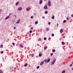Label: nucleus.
Here are the masks:
<instances>
[{
  "mask_svg": "<svg viewBox=\"0 0 73 73\" xmlns=\"http://www.w3.org/2000/svg\"><path fill=\"white\" fill-rule=\"evenodd\" d=\"M1 53H4V52L3 51H1Z\"/></svg>",
  "mask_w": 73,
  "mask_h": 73,
  "instance_id": "obj_38",
  "label": "nucleus"
},
{
  "mask_svg": "<svg viewBox=\"0 0 73 73\" xmlns=\"http://www.w3.org/2000/svg\"><path fill=\"white\" fill-rule=\"evenodd\" d=\"M29 33H32V31H29Z\"/></svg>",
  "mask_w": 73,
  "mask_h": 73,
  "instance_id": "obj_27",
  "label": "nucleus"
},
{
  "mask_svg": "<svg viewBox=\"0 0 73 73\" xmlns=\"http://www.w3.org/2000/svg\"><path fill=\"white\" fill-rule=\"evenodd\" d=\"M20 46H21V47L22 48H23L24 47V46H23L21 45V44H20Z\"/></svg>",
  "mask_w": 73,
  "mask_h": 73,
  "instance_id": "obj_16",
  "label": "nucleus"
},
{
  "mask_svg": "<svg viewBox=\"0 0 73 73\" xmlns=\"http://www.w3.org/2000/svg\"><path fill=\"white\" fill-rule=\"evenodd\" d=\"M38 41H41V38H40L38 40Z\"/></svg>",
  "mask_w": 73,
  "mask_h": 73,
  "instance_id": "obj_28",
  "label": "nucleus"
},
{
  "mask_svg": "<svg viewBox=\"0 0 73 73\" xmlns=\"http://www.w3.org/2000/svg\"><path fill=\"white\" fill-rule=\"evenodd\" d=\"M39 68H40V66H38L36 67V69H39Z\"/></svg>",
  "mask_w": 73,
  "mask_h": 73,
  "instance_id": "obj_25",
  "label": "nucleus"
},
{
  "mask_svg": "<svg viewBox=\"0 0 73 73\" xmlns=\"http://www.w3.org/2000/svg\"><path fill=\"white\" fill-rule=\"evenodd\" d=\"M9 16H8L5 18V20H7L9 19Z\"/></svg>",
  "mask_w": 73,
  "mask_h": 73,
  "instance_id": "obj_5",
  "label": "nucleus"
},
{
  "mask_svg": "<svg viewBox=\"0 0 73 73\" xmlns=\"http://www.w3.org/2000/svg\"><path fill=\"white\" fill-rule=\"evenodd\" d=\"M44 1H46V0H44Z\"/></svg>",
  "mask_w": 73,
  "mask_h": 73,
  "instance_id": "obj_47",
  "label": "nucleus"
},
{
  "mask_svg": "<svg viewBox=\"0 0 73 73\" xmlns=\"http://www.w3.org/2000/svg\"><path fill=\"white\" fill-rule=\"evenodd\" d=\"M42 18L43 19H44V18H45V17H42Z\"/></svg>",
  "mask_w": 73,
  "mask_h": 73,
  "instance_id": "obj_42",
  "label": "nucleus"
},
{
  "mask_svg": "<svg viewBox=\"0 0 73 73\" xmlns=\"http://www.w3.org/2000/svg\"><path fill=\"white\" fill-rule=\"evenodd\" d=\"M70 66H72V64H70Z\"/></svg>",
  "mask_w": 73,
  "mask_h": 73,
  "instance_id": "obj_46",
  "label": "nucleus"
},
{
  "mask_svg": "<svg viewBox=\"0 0 73 73\" xmlns=\"http://www.w3.org/2000/svg\"><path fill=\"white\" fill-rule=\"evenodd\" d=\"M72 17H73V14L71 15Z\"/></svg>",
  "mask_w": 73,
  "mask_h": 73,
  "instance_id": "obj_45",
  "label": "nucleus"
},
{
  "mask_svg": "<svg viewBox=\"0 0 73 73\" xmlns=\"http://www.w3.org/2000/svg\"><path fill=\"white\" fill-rule=\"evenodd\" d=\"M65 70H63L62 71V73H65Z\"/></svg>",
  "mask_w": 73,
  "mask_h": 73,
  "instance_id": "obj_21",
  "label": "nucleus"
},
{
  "mask_svg": "<svg viewBox=\"0 0 73 73\" xmlns=\"http://www.w3.org/2000/svg\"><path fill=\"white\" fill-rule=\"evenodd\" d=\"M22 9V7H20L18 9V10L19 11H21Z\"/></svg>",
  "mask_w": 73,
  "mask_h": 73,
  "instance_id": "obj_6",
  "label": "nucleus"
},
{
  "mask_svg": "<svg viewBox=\"0 0 73 73\" xmlns=\"http://www.w3.org/2000/svg\"><path fill=\"white\" fill-rule=\"evenodd\" d=\"M54 36V34H52V36L53 37V36Z\"/></svg>",
  "mask_w": 73,
  "mask_h": 73,
  "instance_id": "obj_29",
  "label": "nucleus"
},
{
  "mask_svg": "<svg viewBox=\"0 0 73 73\" xmlns=\"http://www.w3.org/2000/svg\"><path fill=\"white\" fill-rule=\"evenodd\" d=\"M66 19H67V20H69V17H67L66 18Z\"/></svg>",
  "mask_w": 73,
  "mask_h": 73,
  "instance_id": "obj_39",
  "label": "nucleus"
},
{
  "mask_svg": "<svg viewBox=\"0 0 73 73\" xmlns=\"http://www.w3.org/2000/svg\"><path fill=\"white\" fill-rule=\"evenodd\" d=\"M44 61H43L42 62L40 63V65H42L43 64H44Z\"/></svg>",
  "mask_w": 73,
  "mask_h": 73,
  "instance_id": "obj_3",
  "label": "nucleus"
},
{
  "mask_svg": "<svg viewBox=\"0 0 73 73\" xmlns=\"http://www.w3.org/2000/svg\"><path fill=\"white\" fill-rule=\"evenodd\" d=\"M49 61H50V58H48L47 60V62H49Z\"/></svg>",
  "mask_w": 73,
  "mask_h": 73,
  "instance_id": "obj_13",
  "label": "nucleus"
},
{
  "mask_svg": "<svg viewBox=\"0 0 73 73\" xmlns=\"http://www.w3.org/2000/svg\"><path fill=\"white\" fill-rule=\"evenodd\" d=\"M14 29H16V27H14Z\"/></svg>",
  "mask_w": 73,
  "mask_h": 73,
  "instance_id": "obj_41",
  "label": "nucleus"
},
{
  "mask_svg": "<svg viewBox=\"0 0 73 73\" xmlns=\"http://www.w3.org/2000/svg\"><path fill=\"white\" fill-rule=\"evenodd\" d=\"M32 57H33V56H34V55H33V54L32 55Z\"/></svg>",
  "mask_w": 73,
  "mask_h": 73,
  "instance_id": "obj_40",
  "label": "nucleus"
},
{
  "mask_svg": "<svg viewBox=\"0 0 73 73\" xmlns=\"http://www.w3.org/2000/svg\"><path fill=\"white\" fill-rule=\"evenodd\" d=\"M30 9H31V8H29V9L27 8L26 9V11H28Z\"/></svg>",
  "mask_w": 73,
  "mask_h": 73,
  "instance_id": "obj_10",
  "label": "nucleus"
},
{
  "mask_svg": "<svg viewBox=\"0 0 73 73\" xmlns=\"http://www.w3.org/2000/svg\"><path fill=\"white\" fill-rule=\"evenodd\" d=\"M52 19H54V15H53L52 17Z\"/></svg>",
  "mask_w": 73,
  "mask_h": 73,
  "instance_id": "obj_20",
  "label": "nucleus"
},
{
  "mask_svg": "<svg viewBox=\"0 0 73 73\" xmlns=\"http://www.w3.org/2000/svg\"><path fill=\"white\" fill-rule=\"evenodd\" d=\"M52 52H56V50L55 49H53L52 50Z\"/></svg>",
  "mask_w": 73,
  "mask_h": 73,
  "instance_id": "obj_11",
  "label": "nucleus"
},
{
  "mask_svg": "<svg viewBox=\"0 0 73 73\" xmlns=\"http://www.w3.org/2000/svg\"><path fill=\"white\" fill-rule=\"evenodd\" d=\"M33 29V27H32L31 28V29L32 30V29Z\"/></svg>",
  "mask_w": 73,
  "mask_h": 73,
  "instance_id": "obj_44",
  "label": "nucleus"
},
{
  "mask_svg": "<svg viewBox=\"0 0 73 73\" xmlns=\"http://www.w3.org/2000/svg\"><path fill=\"white\" fill-rule=\"evenodd\" d=\"M57 27H58V23H57Z\"/></svg>",
  "mask_w": 73,
  "mask_h": 73,
  "instance_id": "obj_43",
  "label": "nucleus"
},
{
  "mask_svg": "<svg viewBox=\"0 0 73 73\" xmlns=\"http://www.w3.org/2000/svg\"><path fill=\"white\" fill-rule=\"evenodd\" d=\"M14 16H15V18H16L17 16H16V15H14Z\"/></svg>",
  "mask_w": 73,
  "mask_h": 73,
  "instance_id": "obj_37",
  "label": "nucleus"
},
{
  "mask_svg": "<svg viewBox=\"0 0 73 73\" xmlns=\"http://www.w3.org/2000/svg\"><path fill=\"white\" fill-rule=\"evenodd\" d=\"M15 43H13V46H15Z\"/></svg>",
  "mask_w": 73,
  "mask_h": 73,
  "instance_id": "obj_30",
  "label": "nucleus"
},
{
  "mask_svg": "<svg viewBox=\"0 0 73 73\" xmlns=\"http://www.w3.org/2000/svg\"><path fill=\"white\" fill-rule=\"evenodd\" d=\"M0 73H3V72L0 70Z\"/></svg>",
  "mask_w": 73,
  "mask_h": 73,
  "instance_id": "obj_36",
  "label": "nucleus"
},
{
  "mask_svg": "<svg viewBox=\"0 0 73 73\" xmlns=\"http://www.w3.org/2000/svg\"><path fill=\"white\" fill-rule=\"evenodd\" d=\"M18 4H19V2H17L16 3V5H18Z\"/></svg>",
  "mask_w": 73,
  "mask_h": 73,
  "instance_id": "obj_14",
  "label": "nucleus"
},
{
  "mask_svg": "<svg viewBox=\"0 0 73 73\" xmlns=\"http://www.w3.org/2000/svg\"><path fill=\"white\" fill-rule=\"evenodd\" d=\"M28 65V64H25V66L26 67V66H27Z\"/></svg>",
  "mask_w": 73,
  "mask_h": 73,
  "instance_id": "obj_18",
  "label": "nucleus"
},
{
  "mask_svg": "<svg viewBox=\"0 0 73 73\" xmlns=\"http://www.w3.org/2000/svg\"><path fill=\"white\" fill-rule=\"evenodd\" d=\"M35 24H38V22H37V21H36L35 22Z\"/></svg>",
  "mask_w": 73,
  "mask_h": 73,
  "instance_id": "obj_17",
  "label": "nucleus"
},
{
  "mask_svg": "<svg viewBox=\"0 0 73 73\" xmlns=\"http://www.w3.org/2000/svg\"><path fill=\"white\" fill-rule=\"evenodd\" d=\"M56 58H54V59L53 61L52 62V63L51 64V65H54V63H55V62H56Z\"/></svg>",
  "mask_w": 73,
  "mask_h": 73,
  "instance_id": "obj_1",
  "label": "nucleus"
},
{
  "mask_svg": "<svg viewBox=\"0 0 73 73\" xmlns=\"http://www.w3.org/2000/svg\"><path fill=\"white\" fill-rule=\"evenodd\" d=\"M48 13V11H45V14H47Z\"/></svg>",
  "mask_w": 73,
  "mask_h": 73,
  "instance_id": "obj_19",
  "label": "nucleus"
},
{
  "mask_svg": "<svg viewBox=\"0 0 73 73\" xmlns=\"http://www.w3.org/2000/svg\"><path fill=\"white\" fill-rule=\"evenodd\" d=\"M46 31H49V28H47L46 29Z\"/></svg>",
  "mask_w": 73,
  "mask_h": 73,
  "instance_id": "obj_12",
  "label": "nucleus"
},
{
  "mask_svg": "<svg viewBox=\"0 0 73 73\" xmlns=\"http://www.w3.org/2000/svg\"><path fill=\"white\" fill-rule=\"evenodd\" d=\"M48 5L49 7L51 5V2L50 1H48Z\"/></svg>",
  "mask_w": 73,
  "mask_h": 73,
  "instance_id": "obj_2",
  "label": "nucleus"
},
{
  "mask_svg": "<svg viewBox=\"0 0 73 73\" xmlns=\"http://www.w3.org/2000/svg\"><path fill=\"white\" fill-rule=\"evenodd\" d=\"M44 50H46V48L45 47H44Z\"/></svg>",
  "mask_w": 73,
  "mask_h": 73,
  "instance_id": "obj_34",
  "label": "nucleus"
},
{
  "mask_svg": "<svg viewBox=\"0 0 73 73\" xmlns=\"http://www.w3.org/2000/svg\"><path fill=\"white\" fill-rule=\"evenodd\" d=\"M42 3V0H41L39 2V4H41Z\"/></svg>",
  "mask_w": 73,
  "mask_h": 73,
  "instance_id": "obj_4",
  "label": "nucleus"
},
{
  "mask_svg": "<svg viewBox=\"0 0 73 73\" xmlns=\"http://www.w3.org/2000/svg\"><path fill=\"white\" fill-rule=\"evenodd\" d=\"M31 19H33V16H31Z\"/></svg>",
  "mask_w": 73,
  "mask_h": 73,
  "instance_id": "obj_32",
  "label": "nucleus"
},
{
  "mask_svg": "<svg viewBox=\"0 0 73 73\" xmlns=\"http://www.w3.org/2000/svg\"><path fill=\"white\" fill-rule=\"evenodd\" d=\"M44 62H47V60H44Z\"/></svg>",
  "mask_w": 73,
  "mask_h": 73,
  "instance_id": "obj_26",
  "label": "nucleus"
},
{
  "mask_svg": "<svg viewBox=\"0 0 73 73\" xmlns=\"http://www.w3.org/2000/svg\"><path fill=\"white\" fill-rule=\"evenodd\" d=\"M20 19H19V20H18V21H17L16 23L17 24H19V23H20Z\"/></svg>",
  "mask_w": 73,
  "mask_h": 73,
  "instance_id": "obj_9",
  "label": "nucleus"
},
{
  "mask_svg": "<svg viewBox=\"0 0 73 73\" xmlns=\"http://www.w3.org/2000/svg\"><path fill=\"white\" fill-rule=\"evenodd\" d=\"M60 32L61 33H62V32H63V30H62V29H60Z\"/></svg>",
  "mask_w": 73,
  "mask_h": 73,
  "instance_id": "obj_8",
  "label": "nucleus"
},
{
  "mask_svg": "<svg viewBox=\"0 0 73 73\" xmlns=\"http://www.w3.org/2000/svg\"><path fill=\"white\" fill-rule=\"evenodd\" d=\"M3 47V45L2 44H1L0 46V47L1 48H2Z\"/></svg>",
  "mask_w": 73,
  "mask_h": 73,
  "instance_id": "obj_23",
  "label": "nucleus"
},
{
  "mask_svg": "<svg viewBox=\"0 0 73 73\" xmlns=\"http://www.w3.org/2000/svg\"><path fill=\"white\" fill-rule=\"evenodd\" d=\"M44 9H47V5H45L44 7Z\"/></svg>",
  "mask_w": 73,
  "mask_h": 73,
  "instance_id": "obj_7",
  "label": "nucleus"
},
{
  "mask_svg": "<svg viewBox=\"0 0 73 73\" xmlns=\"http://www.w3.org/2000/svg\"><path fill=\"white\" fill-rule=\"evenodd\" d=\"M66 21L64 20V21H63V23H66Z\"/></svg>",
  "mask_w": 73,
  "mask_h": 73,
  "instance_id": "obj_33",
  "label": "nucleus"
},
{
  "mask_svg": "<svg viewBox=\"0 0 73 73\" xmlns=\"http://www.w3.org/2000/svg\"><path fill=\"white\" fill-rule=\"evenodd\" d=\"M53 53H52L50 54V56H52V55H53Z\"/></svg>",
  "mask_w": 73,
  "mask_h": 73,
  "instance_id": "obj_35",
  "label": "nucleus"
},
{
  "mask_svg": "<svg viewBox=\"0 0 73 73\" xmlns=\"http://www.w3.org/2000/svg\"><path fill=\"white\" fill-rule=\"evenodd\" d=\"M44 40H46V38L44 37Z\"/></svg>",
  "mask_w": 73,
  "mask_h": 73,
  "instance_id": "obj_24",
  "label": "nucleus"
},
{
  "mask_svg": "<svg viewBox=\"0 0 73 73\" xmlns=\"http://www.w3.org/2000/svg\"><path fill=\"white\" fill-rule=\"evenodd\" d=\"M62 45H65V43H64V42L63 41L62 42Z\"/></svg>",
  "mask_w": 73,
  "mask_h": 73,
  "instance_id": "obj_15",
  "label": "nucleus"
},
{
  "mask_svg": "<svg viewBox=\"0 0 73 73\" xmlns=\"http://www.w3.org/2000/svg\"><path fill=\"white\" fill-rule=\"evenodd\" d=\"M48 25H50V22H49L48 23Z\"/></svg>",
  "mask_w": 73,
  "mask_h": 73,
  "instance_id": "obj_31",
  "label": "nucleus"
},
{
  "mask_svg": "<svg viewBox=\"0 0 73 73\" xmlns=\"http://www.w3.org/2000/svg\"><path fill=\"white\" fill-rule=\"evenodd\" d=\"M42 56V55L41 54H39V57H41Z\"/></svg>",
  "mask_w": 73,
  "mask_h": 73,
  "instance_id": "obj_22",
  "label": "nucleus"
}]
</instances>
